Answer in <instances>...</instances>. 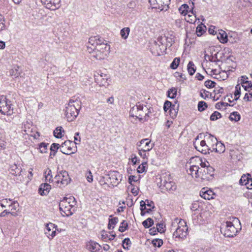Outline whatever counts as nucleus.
Masks as SVG:
<instances>
[{
  "mask_svg": "<svg viewBox=\"0 0 252 252\" xmlns=\"http://www.w3.org/2000/svg\"><path fill=\"white\" fill-rule=\"evenodd\" d=\"M188 165L187 172L197 182L208 181L213 175V169L205 158L192 157L189 159Z\"/></svg>",
  "mask_w": 252,
  "mask_h": 252,
  "instance_id": "f257e3e1",
  "label": "nucleus"
},
{
  "mask_svg": "<svg viewBox=\"0 0 252 252\" xmlns=\"http://www.w3.org/2000/svg\"><path fill=\"white\" fill-rule=\"evenodd\" d=\"M110 45L97 36L91 37L89 39L87 51L97 60H107L110 55Z\"/></svg>",
  "mask_w": 252,
  "mask_h": 252,
  "instance_id": "f03ea898",
  "label": "nucleus"
},
{
  "mask_svg": "<svg viewBox=\"0 0 252 252\" xmlns=\"http://www.w3.org/2000/svg\"><path fill=\"white\" fill-rule=\"evenodd\" d=\"M202 135L200 134L195 139L193 143L195 148L199 152L207 154L210 151L215 150L214 143L216 141V138L211 135H205L204 138H202Z\"/></svg>",
  "mask_w": 252,
  "mask_h": 252,
  "instance_id": "7ed1b4c3",
  "label": "nucleus"
},
{
  "mask_svg": "<svg viewBox=\"0 0 252 252\" xmlns=\"http://www.w3.org/2000/svg\"><path fill=\"white\" fill-rule=\"evenodd\" d=\"M171 229L174 230L173 236L175 238L184 239L188 235L187 222L183 220L174 219L172 222Z\"/></svg>",
  "mask_w": 252,
  "mask_h": 252,
  "instance_id": "20e7f679",
  "label": "nucleus"
},
{
  "mask_svg": "<svg viewBox=\"0 0 252 252\" xmlns=\"http://www.w3.org/2000/svg\"><path fill=\"white\" fill-rule=\"evenodd\" d=\"M76 204L75 198L72 196L64 197L60 202V210L63 216H69L73 214Z\"/></svg>",
  "mask_w": 252,
  "mask_h": 252,
  "instance_id": "39448f33",
  "label": "nucleus"
},
{
  "mask_svg": "<svg viewBox=\"0 0 252 252\" xmlns=\"http://www.w3.org/2000/svg\"><path fill=\"white\" fill-rule=\"evenodd\" d=\"M241 223L238 219L233 218L231 220L227 221L221 228L224 235L227 237L235 236L239 230L241 229Z\"/></svg>",
  "mask_w": 252,
  "mask_h": 252,
  "instance_id": "423d86ee",
  "label": "nucleus"
},
{
  "mask_svg": "<svg viewBox=\"0 0 252 252\" xmlns=\"http://www.w3.org/2000/svg\"><path fill=\"white\" fill-rule=\"evenodd\" d=\"M81 108L80 101L70 100L65 107V115L68 122L73 121L77 117Z\"/></svg>",
  "mask_w": 252,
  "mask_h": 252,
  "instance_id": "0eeeda50",
  "label": "nucleus"
},
{
  "mask_svg": "<svg viewBox=\"0 0 252 252\" xmlns=\"http://www.w3.org/2000/svg\"><path fill=\"white\" fill-rule=\"evenodd\" d=\"M150 111L146 106L140 104L136 105L132 107L130 110V116L135 118V119L146 121L149 117Z\"/></svg>",
  "mask_w": 252,
  "mask_h": 252,
  "instance_id": "6e6552de",
  "label": "nucleus"
},
{
  "mask_svg": "<svg viewBox=\"0 0 252 252\" xmlns=\"http://www.w3.org/2000/svg\"><path fill=\"white\" fill-rule=\"evenodd\" d=\"M165 39L158 37L156 40L151 44L150 50L155 56L161 55L166 50L164 44Z\"/></svg>",
  "mask_w": 252,
  "mask_h": 252,
  "instance_id": "1a4fd4ad",
  "label": "nucleus"
},
{
  "mask_svg": "<svg viewBox=\"0 0 252 252\" xmlns=\"http://www.w3.org/2000/svg\"><path fill=\"white\" fill-rule=\"evenodd\" d=\"M1 205L4 207L3 213L15 215L18 210L19 204L10 199H4L1 200Z\"/></svg>",
  "mask_w": 252,
  "mask_h": 252,
  "instance_id": "9d476101",
  "label": "nucleus"
},
{
  "mask_svg": "<svg viewBox=\"0 0 252 252\" xmlns=\"http://www.w3.org/2000/svg\"><path fill=\"white\" fill-rule=\"evenodd\" d=\"M0 112L7 115H10L13 113L10 101L5 95L0 96Z\"/></svg>",
  "mask_w": 252,
  "mask_h": 252,
  "instance_id": "9b49d317",
  "label": "nucleus"
},
{
  "mask_svg": "<svg viewBox=\"0 0 252 252\" xmlns=\"http://www.w3.org/2000/svg\"><path fill=\"white\" fill-rule=\"evenodd\" d=\"M55 183L59 187L67 185L70 181V178L66 171H61L54 177Z\"/></svg>",
  "mask_w": 252,
  "mask_h": 252,
  "instance_id": "f8f14e48",
  "label": "nucleus"
},
{
  "mask_svg": "<svg viewBox=\"0 0 252 252\" xmlns=\"http://www.w3.org/2000/svg\"><path fill=\"white\" fill-rule=\"evenodd\" d=\"M159 188L162 192L173 191L176 189L175 183L169 177H164L161 178Z\"/></svg>",
  "mask_w": 252,
  "mask_h": 252,
  "instance_id": "ddd939ff",
  "label": "nucleus"
},
{
  "mask_svg": "<svg viewBox=\"0 0 252 252\" xmlns=\"http://www.w3.org/2000/svg\"><path fill=\"white\" fill-rule=\"evenodd\" d=\"M170 0H149L152 8L161 11H166L169 8Z\"/></svg>",
  "mask_w": 252,
  "mask_h": 252,
  "instance_id": "4468645a",
  "label": "nucleus"
},
{
  "mask_svg": "<svg viewBox=\"0 0 252 252\" xmlns=\"http://www.w3.org/2000/svg\"><path fill=\"white\" fill-rule=\"evenodd\" d=\"M154 146V143H152L151 140L148 138L143 139L137 144L138 151H151Z\"/></svg>",
  "mask_w": 252,
  "mask_h": 252,
  "instance_id": "2eb2a0df",
  "label": "nucleus"
},
{
  "mask_svg": "<svg viewBox=\"0 0 252 252\" xmlns=\"http://www.w3.org/2000/svg\"><path fill=\"white\" fill-rule=\"evenodd\" d=\"M97 83L101 87H107L110 85V77L107 74L102 72L98 73L95 78Z\"/></svg>",
  "mask_w": 252,
  "mask_h": 252,
  "instance_id": "dca6fc26",
  "label": "nucleus"
},
{
  "mask_svg": "<svg viewBox=\"0 0 252 252\" xmlns=\"http://www.w3.org/2000/svg\"><path fill=\"white\" fill-rule=\"evenodd\" d=\"M57 226L52 223L46 224L45 233L49 239H53L56 235Z\"/></svg>",
  "mask_w": 252,
  "mask_h": 252,
  "instance_id": "f3484780",
  "label": "nucleus"
},
{
  "mask_svg": "<svg viewBox=\"0 0 252 252\" xmlns=\"http://www.w3.org/2000/svg\"><path fill=\"white\" fill-rule=\"evenodd\" d=\"M45 7L52 10H56L60 6L61 0H41Z\"/></svg>",
  "mask_w": 252,
  "mask_h": 252,
  "instance_id": "a211bd4d",
  "label": "nucleus"
},
{
  "mask_svg": "<svg viewBox=\"0 0 252 252\" xmlns=\"http://www.w3.org/2000/svg\"><path fill=\"white\" fill-rule=\"evenodd\" d=\"M73 143L70 141H66L62 144L60 146L61 152L65 155H70L74 153V152L72 151V147Z\"/></svg>",
  "mask_w": 252,
  "mask_h": 252,
  "instance_id": "6ab92c4d",
  "label": "nucleus"
},
{
  "mask_svg": "<svg viewBox=\"0 0 252 252\" xmlns=\"http://www.w3.org/2000/svg\"><path fill=\"white\" fill-rule=\"evenodd\" d=\"M200 196L206 200H210L214 198L215 193L211 189L203 188L200 192Z\"/></svg>",
  "mask_w": 252,
  "mask_h": 252,
  "instance_id": "aec40b11",
  "label": "nucleus"
},
{
  "mask_svg": "<svg viewBox=\"0 0 252 252\" xmlns=\"http://www.w3.org/2000/svg\"><path fill=\"white\" fill-rule=\"evenodd\" d=\"M86 249L91 252H97L100 250V246L97 243L90 240L86 244Z\"/></svg>",
  "mask_w": 252,
  "mask_h": 252,
  "instance_id": "412c9836",
  "label": "nucleus"
},
{
  "mask_svg": "<svg viewBox=\"0 0 252 252\" xmlns=\"http://www.w3.org/2000/svg\"><path fill=\"white\" fill-rule=\"evenodd\" d=\"M215 48L214 46H210L205 51L204 58L206 61L213 62L214 61L213 54L216 55Z\"/></svg>",
  "mask_w": 252,
  "mask_h": 252,
  "instance_id": "4be33fe9",
  "label": "nucleus"
},
{
  "mask_svg": "<svg viewBox=\"0 0 252 252\" xmlns=\"http://www.w3.org/2000/svg\"><path fill=\"white\" fill-rule=\"evenodd\" d=\"M109 176L110 182L113 186H116L119 183V181L121 180V176L118 172H112L109 174Z\"/></svg>",
  "mask_w": 252,
  "mask_h": 252,
  "instance_id": "5701e85b",
  "label": "nucleus"
},
{
  "mask_svg": "<svg viewBox=\"0 0 252 252\" xmlns=\"http://www.w3.org/2000/svg\"><path fill=\"white\" fill-rule=\"evenodd\" d=\"M192 6L190 8V10L187 13V14L185 16V20L187 22L189 23H194L196 20V16L194 13L193 12V9L194 8V3L193 2H191Z\"/></svg>",
  "mask_w": 252,
  "mask_h": 252,
  "instance_id": "b1692460",
  "label": "nucleus"
},
{
  "mask_svg": "<svg viewBox=\"0 0 252 252\" xmlns=\"http://www.w3.org/2000/svg\"><path fill=\"white\" fill-rule=\"evenodd\" d=\"M51 189V185H50L49 184H42L39 187L38 192L41 195H46L49 192Z\"/></svg>",
  "mask_w": 252,
  "mask_h": 252,
  "instance_id": "393cba45",
  "label": "nucleus"
},
{
  "mask_svg": "<svg viewBox=\"0 0 252 252\" xmlns=\"http://www.w3.org/2000/svg\"><path fill=\"white\" fill-rule=\"evenodd\" d=\"M217 38L221 43H226L228 41L227 33L223 30H220L217 34Z\"/></svg>",
  "mask_w": 252,
  "mask_h": 252,
  "instance_id": "a878e982",
  "label": "nucleus"
},
{
  "mask_svg": "<svg viewBox=\"0 0 252 252\" xmlns=\"http://www.w3.org/2000/svg\"><path fill=\"white\" fill-rule=\"evenodd\" d=\"M160 37H162V36H160ZM162 38L165 39L164 44L165 46V49H166L167 47H169L171 46V45L174 42V36L172 35H170L169 36H165L162 37Z\"/></svg>",
  "mask_w": 252,
  "mask_h": 252,
  "instance_id": "bb28decb",
  "label": "nucleus"
},
{
  "mask_svg": "<svg viewBox=\"0 0 252 252\" xmlns=\"http://www.w3.org/2000/svg\"><path fill=\"white\" fill-rule=\"evenodd\" d=\"M44 176L46 182L52 183L53 182L52 171L49 168H47L44 171Z\"/></svg>",
  "mask_w": 252,
  "mask_h": 252,
  "instance_id": "cd10ccee",
  "label": "nucleus"
},
{
  "mask_svg": "<svg viewBox=\"0 0 252 252\" xmlns=\"http://www.w3.org/2000/svg\"><path fill=\"white\" fill-rule=\"evenodd\" d=\"M215 145L216 148H215V150L216 152L219 153L220 154L223 153L225 150V147L224 145L221 143L220 142L216 141L215 143H214V146Z\"/></svg>",
  "mask_w": 252,
  "mask_h": 252,
  "instance_id": "c85d7f7f",
  "label": "nucleus"
},
{
  "mask_svg": "<svg viewBox=\"0 0 252 252\" xmlns=\"http://www.w3.org/2000/svg\"><path fill=\"white\" fill-rule=\"evenodd\" d=\"M21 172V168L18 167L16 164L11 165L10 169V172L14 176H17L20 174Z\"/></svg>",
  "mask_w": 252,
  "mask_h": 252,
  "instance_id": "c756f323",
  "label": "nucleus"
},
{
  "mask_svg": "<svg viewBox=\"0 0 252 252\" xmlns=\"http://www.w3.org/2000/svg\"><path fill=\"white\" fill-rule=\"evenodd\" d=\"M150 152L149 151H138V155L143 159V162L147 163L148 159L150 156Z\"/></svg>",
  "mask_w": 252,
  "mask_h": 252,
  "instance_id": "7c9ffc66",
  "label": "nucleus"
},
{
  "mask_svg": "<svg viewBox=\"0 0 252 252\" xmlns=\"http://www.w3.org/2000/svg\"><path fill=\"white\" fill-rule=\"evenodd\" d=\"M229 118L230 121L236 122L240 120L241 115L238 112H233L230 113Z\"/></svg>",
  "mask_w": 252,
  "mask_h": 252,
  "instance_id": "2f4dec72",
  "label": "nucleus"
},
{
  "mask_svg": "<svg viewBox=\"0 0 252 252\" xmlns=\"http://www.w3.org/2000/svg\"><path fill=\"white\" fill-rule=\"evenodd\" d=\"M21 70L18 66H15L10 71V74L15 77H18L21 74Z\"/></svg>",
  "mask_w": 252,
  "mask_h": 252,
  "instance_id": "473e14b6",
  "label": "nucleus"
},
{
  "mask_svg": "<svg viewBox=\"0 0 252 252\" xmlns=\"http://www.w3.org/2000/svg\"><path fill=\"white\" fill-rule=\"evenodd\" d=\"M189 6L188 4H182L179 8V11L181 14L186 16L187 13L189 12Z\"/></svg>",
  "mask_w": 252,
  "mask_h": 252,
  "instance_id": "72a5a7b5",
  "label": "nucleus"
},
{
  "mask_svg": "<svg viewBox=\"0 0 252 252\" xmlns=\"http://www.w3.org/2000/svg\"><path fill=\"white\" fill-rule=\"evenodd\" d=\"M241 94V86L240 84H237L235 86V91L234 92V100H237Z\"/></svg>",
  "mask_w": 252,
  "mask_h": 252,
  "instance_id": "f704fd0d",
  "label": "nucleus"
},
{
  "mask_svg": "<svg viewBox=\"0 0 252 252\" xmlns=\"http://www.w3.org/2000/svg\"><path fill=\"white\" fill-rule=\"evenodd\" d=\"M130 29L129 28H124L121 30L120 34L123 39H126L129 35Z\"/></svg>",
  "mask_w": 252,
  "mask_h": 252,
  "instance_id": "c9c22d12",
  "label": "nucleus"
},
{
  "mask_svg": "<svg viewBox=\"0 0 252 252\" xmlns=\"http://www.w3.org/2000/svg\"><path fill=\"white\" fill-rule=\"evenodd\" d=\"M118 222V219L117 218H113L112 219H109V223L108 225V229L109 230L113 229Z\"/></svg>",
  "mask_w": 252,
  "mask_h": 252,
  "instance_id": "e433bc0d",
  "label": "nucleus"
},
{
  "mask_svg": "<svg viewBox=\"0 0 252 252\" xmlns=\"http://www.w3.org/2000/svg\"><path fill=\"white\" fill-rule=\"evenodd\" d=\"M188 71L190 75H192L195 72L196 69L192 62H189L188 64Z\"/></svg>",
  "mask_w": 252,
  "mask_h": 252,
  "instance_id": "4c0bfd02",
  "label": "nucleus"
},
{
  "mask_svg": "<svg viewBox=\"0 0 252 252\" xmlns=\"http://www.w3.org/2000/svg\"><path fill=\"white\" fill-rule=\"evenodd\" d=\"M63 132L64 131L63 130V128L62 127H58L54 131V134L57 138H62L63 136Z\"/></svg>",
  "mask_w": 252,
  "mask_h": 252,
  "instance_id": "58836bf2",
  "label": "nucleus"
},
{
  "mask_svg": "<svg viewBox=\"0 0 252 252\" xmlns=\"http://www.w3.org/2000/svg\"><path fill=\"white\" fill-rule=\"evenodd\" d=\"M210 206V204H202L200 206V214H204L205 213H209V207Z\"/></svg>",
  "mask_w": 252,
  "mask_h": 252,
  "instance_id": "ea45409f",
  "label": "nucleus"
},
{
  "mask_svg": "<svg viewBox=\"0 0 252 252\" xmlns=\"http://www.w3.org/2000/svg\"><path fill=\"white\" fill-rule=\"evenodd\" d=\"M249 175V174L247 176L245 175H243L239 180L240 184L241 185H246L247 187L248 185V182L247 181H249V178L248 177Z\"/></svg>",
  "mask_w": 252,
  "mask_h": 252,
  "instance_id": "a19ab883",
  "label": "nucleus"
},
{
  "mask_svg": "<svg viewBox=\"0 0 252 252\" xmlns=\"http://www.w3.org/2000/svg\"><path fill=\"white\" fill-rule=\"evenodd\" d=\"M147 168V163L142 162V163L138 167L137 169V172L142 173L145 172Z\"/></svg>",
  "mask_w": 252,
  "mask_h": 252,
  "instance_id": "79ce46f5",
  "label": "nucleus"
},
{
  "mask_svg": "<svg viewBox=\"0 0 252 252\" xmlns=\"http://www.w3.org/2000/svg\"><path fill=\"white\" fill-rule=\"evenodd\" d=\"M177 90L175 88H172L168 91V96L171 98H174L176 96Z\"/></svg>",
  "mask_w": 252,
  "mask_h": 252,
  "instance_id": "37998d69",
  "label": "nucleus"
},
{
  "mask_svg": "<svg viewBox=\"0 0 252 252\" xmlns=\"http://www.w3.org/2000/svg\"><path fill=\"white\" fill-rule=\"evenodd\" d=\"M5 19L4 16L0 13V32L5 29Z\"/></svg>",
  "mask_w": 252,
  "mask_h": 252,
  "instance_id": "c03bdc74",
  "label": "nucleus"
},
{
  "mask_svg": "<svg viewBox=\"0 0 252 252\" xmlns=\"http://www.w3.org/2000/svg\"><path fill=\"white\" fill-rule=\"evenodd\" d=\"M49 144L45 143H41L39 146V149L41 153H46L48 150Z\"/></svg>",
  "mask_w": 252,
  "mask_h": 252,
  "instance_id": "a18cd8bd",
  "label": "nucleus"
},
{
  "mask_svg": "<svg viewBox=\"0 0 252 252\" xmlns=\"http://www.w3.org/2000/svg\"><path fill=\"white\" fill-rule=\"evenodd\" d=\"M180 60L179 58H176L174 59L172 63L170 64V67L173 69H176L180 63Z\"/></svg>",
  "mask_w": 252,
  "mask_h": 252,
  "instance_id": "49530a36",
  "label": "nucleus"
},
{
  "mask_svg": "<svg viewBox=\"0 0 252 252\" xmlns=\"http://www.w3.org/2000/svg\"><path fill=\"white\" fill-rule=\"evenodd\" d=\"M154 223L153 220L151 218H148L144 220L142 224L145 228H149Z\"/></svg>",
  "mask_w": 252,
  "mask_h": 252,
  "instance_id": "de8ad7c7",
  "label": "nucleus"
},
{
  "mask_svg": "<svg viewBox=\"0 0 252 252\" xmlns=\"http://www.w3.org/2000/svg\"><path fill=\"white\" fill-rule=\"evenodd\" d=\"M228 104L227 103L224 102H219L216 103V108L217 109L220 110H224L226 108V107L228 106Z\"/></svg>",
  "mask_w": 252,
  "mask_h": 252,
  "instance_id": "09e8293b",
  "label": "nucleus"
},
{
  "mask_svg": "<svg viewBox=\"0 0 252 252\" xmlns=\"http://www.w3.org/2000/svg\"><path fill=\"white\" fill-rule=\"evenodd\" d=\"M204 26L203 25H199L197 27L196 29V33L198 36H201L204 32Z\"/></svg>",
  "mask_w": 252,
  "mask_h": 252,
  "instance_id": "8fccbe9b",
  "label": "nucleus"
},
{
  "mask_svg": "<svg viewBox=\"0 0 252 252\" xmlns=\"http://www.w3.org/2000/svg\"><path fill=\"white\" fill-rule=\"evenodd\" d=\"M152 243L155 247L159 248L162 245L163 241L160 239H155L152 241Z\"/></svg>",
  "mask_w": 252,
  "mask_h": 252,
  "instance_id": "3c124183",
  "label": "nucleus"
},
{
  "mask_svg": "<svg viewBox=\"0 0 252 252\" xmlns=\"http://www.w3.org/2000/svg\"><path fill=\"white\" fill-rule=\"evenodd\" d=\"M85 177L88 182L92 183L93 181V176L90 170H87L86 172Z\"/></svg>",
  "mask_w": 252,
  "mask_h": 252,
  "instance_id": "603ef678",
  "label": "nucleus"
},
{
  "mask_svg": "<svg viewBox=\"0 0 252 252\" xmlns=\"http://www.w3.org/2000/svg\"><path fill=\"white\" fill-rule=\"evenodd\" d=\"M140 176H134L131 175L128 178V182L131 185L132 184V182H138L140 180Z\"/></svg>",
  "mask_w": 252,
  "mask_h": 252,
  "instance_id": "864d4df0",
  "label": "nucleus"
},
{
  "mask_svg": "<svg viewBox=\"0 0 252 252\" xmlns=\"http://www.w3.org/2000/svg\"><path fill=\"white\" fill-rule=\"evenodd\" d=\"M207 107V105L204 101H199L198 104V109L199 111H204Z\"/></svg>",
  "mask_w": 252,
  "mask_h": 252,
  "instance_id": "5fc2aeb1",
  "label": "nucleus"
},
{
  "mask_svg": "<svg viewBox=\"0 0 252 252\" xmlns=\"http://www.w3.org/2000/svg\"><path fill=\"white\" fill-rule=\"evenodd\" d=\"M6 147V142L3 135L0 134V151L4 149Z\"/></svg>",
  "mask_w": 252,
  "mask_h": 252,
  "instance_id": "6e6d98bb",
  "label": "nucleus"
},
{
  "mask_svg": "<svg viewBox=\"0 0 252 252\" xmlns=\"http://www.w3.org/2000/svg\"><path fill=\"white\" fill-rule=\"evenodd\" d=\"M200 206L201 205L199 204L198 202H194L193 203H192L191 205L190 209L192 211H197L200 208Z\"/></svg>",
  "mask_w": 252,
  "mask_h": 252,
  "instance_id": "4d7b16f0",
  "label": "nucleus"
},
{
  "mask_svg": "<svg viewBox=\"0 0 252 252\" xmlns=\"http://www.w3.org/2000/svg\"><path fill=\"white\" fill-rule=\"evenodd\" d=\"M127 223L125 220H123L121 223L119 230L121 232H123L127 229Z\"/></svg>",
  "mask_w": 252,
  "mask_h": 252,
  "instance_id": "13d9d810",
  "label": "nucleus"
},
{
  "mask_svg": "<svg viewBox=\"0 0 252 252\" xmlns=\"http://www.w3.org/2000/svg\"><path fill=\"white\" fill-rule=\"evenodd\" d=\"M221 114L218 112H215L210 116V120L212 121H215L220 118Z\"/></svg>",
  "mask_w": 252,
  "mask_h": 252,
  "instance_id": "bf43d9fd",
  "label": "nucleus"
},
{
  "mask_svg": "<svg viewBox=\"0 0 252 252\" xmlns=\"http://www.w3.org/2000/svg\"><path fill=\"white\" fill-rule=\"evenodd\" d=\"M171 102L169 101H166L164 104L163 109L165 112H167L168 110L171 111Z\"/></svg>",
  "mask_w": 252,
  "mask_h": 252,
  "instance_id": "052dcab7",
  "label": "nucleus"
},
{
  "mask_svg": "<svg viewBox=\"0 0 252 252\" xmlns=\"http://www.w3.org/2000/svg\"><path fill=\"white\" fill-rule=\"evenodd\" d=\"M244 99L246 101H252V93H250L249 91L247 93L244 97Z\"/></svg>",
  "mask_w": 252,
  "mask_h": 252,
  "instance_id": "680f3d73",
  "label": "nucleus"
},
{
  "mask_svg": "<svg viewBox=\"0 0 252 252\" xmlns=\"http://www.w3.org/2000/svg\"><path fill=\"white\" fill-rule=\"evenodd\" d=\"M215 85L216 83L211 80H207L205 82V85L208 88H213Z\"/></svg>",
  "mask_w": 252,
  "mask_h": 252,
  "instance_id": "e2e57ef3",
  "label": "nucleus"
},
{
  "mask_svg": "<svg viewBox=\"0 0 252 252\" xmlns=\"http://www.w3.org/2000/svg\"><path fill=\"white\" fill-rule=\"evenodd\" d=\"M60 147L59 144L53 143L51 145L50 150L52 152H54V155H55V152Z\"/></svg>",
  "mask_w": 252,
  "mask_h": 252,
  "instance_id": "0e129e2a",
  "label": "nucleus"
},
{
  "mask_svg": "<svg viewBox=\"0 0 252 252\" xmlns=\"http://www.w3.org/2000/svg\"><path fill=\"white\" fill-rule=\"evenodd\" d=\"M165 225L163 223H158L157 225V229L158 232L162 233L164 231Z\"/></svg>",
  "mask_w": 252,
  "mask_h": 252,
  "instance_id": "69168bd1",
  "label": "nucleus"
},
{
  "mask_svg": "<svg viewBox=\"0 0 252 252\" xmlns=\"http://www.w3.org/2000/svg\"><path fill=\"white\" fill-rule=\"evenodd\" d=\"M248 77L246 76H242L241 78L239 80V82L240 83L243 85V84H245L246 83H248L249 81H248Z\"/></svg>",
  "mask_w": 252,
  "mask_h": 252,
  "instance_id": "338daca9",
  "label": "nucleus"
},
{
  "mask_svg": "<svg viewBox=\"0 0 252 252\" xmlns=\"http://www.w3.org/2000/svg\"><path fill=\"white\" fill-rule=\"evenodd\" d=\"M123 247L124 249H128L129 245L131 244L130 241L128 238H126L124 240Z\"/></svg>",
  "mask_w": 252,
  "mask_h": 252,
  "instance_id": "774afa93",
  "label": "nucleus"
}]
</instances>
